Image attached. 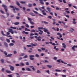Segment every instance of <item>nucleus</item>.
Returning a JSON list of instances; mask_svg holds the SVG:
<instances>
[{
	"instance_id": "obj_1",
	"label": "nucleus",
	"mask_w": 77,
	"mask_h": 77,
	"mask_svg": "<svg viewBox=\"0 0 77 77\" xmlns=\"http://www.w3.org/2000/svg\"><path fill=\"white\" fill-rule=\"evenodd\" d=\"M34 37L35 38H36V39H37V40H38V41H41V39H42V38L40 37V36H39L38 37V36H35Z\"/></svg>"
},
{
	"instance_id": "obj_2",
	"label": "nucleus",
	"mask_w": 77,
	"mask_h": 77,
	"mask_svg": "<svg viewBox=\"0 0 77 77\" xmlns=\"http://www.w3.org/2000/svg\"><path fill=\"white\" fill-rule=\"evenodd\" d=\"M2 6L3 8H4V9L5 10V12H7V11H8V9L6 8H7V6H6L4 4H3L2 5Z\"/></svg>"
},
{
	"instance_id": "obj_3",
	"label": "nucleus",
	"mask_w": 77,
	"mask_h": 77,
	"mask_svg": "<svg viewBox=\"0 0 77 77\" xmlns=\"http://www.w3.org/2000/svg\"><path fill=\"white\" fill-rule=\"evenodd\" d=\"M28 20H29V21H30V24H35V23H34L31 21H32V19L28 17Z\"/></svg>"
},
{
	"instance_id": "obj_4",
	"label": "nucleus",
	"mask_w": 77,
	"mask_h": 77,
	"mask_svg": "<svg viewBox=\"0 0 77 77\" xmlns=\"http://www.w3.org/2000/svg\"><path fill=\"white\" fill-rule=\"evenodd\" d=\"M38 31L39 32H41V33H43V31L41 30V29L42 30L43 29V27H38Z\"/></svg>"
},
{
	"instance_id": "obj_5",
	"label": "nucleus",
	"mask_w": 77,
	"mask_h": 77,
	"mask_svg": "<svg viewBox=\"0 0 77 77\" xmlns=\"http://www.w3.org/2000/svg\"><path fill=\"white\" fill-rule=\"evenodd\" d=\"M34 56H35L34 55H29V59L30 60H34V58H33Z\"/></svg>"
},
{
	"instance_id": "obj_6",
	"label": "nucleus",
	"mask_w": 77,
	"mask_h": 77,
	"mask_svg": "<svg viewBox=\"0 0 77 77\" xmlns=\"http://www.w3.org/2000/svg\"><path fill=\"white\" fill-rule=\"evenodd\" d=\"M9 66L10 67V69L11 70V71H14V67L13 66H11V65H9Z\"/></svg>"
},
{
	"instance_id": "obj_7",
	"label": "nucleus",
	"mask_w": 77,
	"mask_h": 77,
	"mask_svg": "<svg viewBox=\"0 0 77 77\" xmlns=\"http://www.w3.org/2000/svg\"><path fill=\"white\" fill-rule=\"evenodd\" d=\"M75 48H77V46L74 45L73 47H72V50H73V51H75L76 50L75 49Z\"/></svg>"
},
{
	"instance_id": "obj_8",
	"label": "nucleus",
	"mask_w": 77,
	"mask_h": 77,
	"mask_svg": "<svg viewBox=\"0 0 77 77\" xmlns=\"http://www.w3.org/2000/svg\"><path fill=\"white\" fill-rule=\"evenodd\" d=\"M39 1L40 2V3L42 5H44V3L43 2L44 1L43 0H39Z\"/></svg>"
},
{
	"instance_id": "obj_9",
	"label": "nucleus",
	"mask_w": 77,
	"mask_h": 77,
	"mask_svg": "<svg viewBox=\"0 0 77 77\" xmlns=\"http://www.w3.org/2000/svg\"><path fill=\"white\" fill-rule=\"evenodd\" d=\"M22 33H23V34L25 33V34H26V35H28V34H29L28 32H26L24 31H23V32H22Z\"/></svg>"
},
{
	"instance_id": "obj_10",
	"label": "nucleus",
	"mask_w": 77,
	"mask_h": 77,
	"mask_svg": "<svg viewBox=\"0 0 77 77\" xmlns=\"http://www.w3.org/2000/svg\"><path fill=\"white\" fill-rule=\"evenodd\" d=\"M62 46H63V48H66V45H65V44L63 43H62Z\"/></svg>"
},
{
	"instance_id": "obj_11",
	"label": "nucleus",
	"mask_w": 77,
	"mask_h": 77,
	"mask_svg": "<svg viewBox=\"0 0 77 77\" xmlns=\"http://www.w3.org/2000/svg\"><path fill=\"white\" fill-rule=\"evenodd\" d=\"M12 54H8L7 55L5 56V57H11L12 56Z\"/></svg>"
},
{
	"instance_id": "obj_12",
	"label": "nucleus",
	"mask_w": 77,
	"mask_h": 77,
	"mask_svg": "<svg viewBox=\"0 0 77 77\" xmlns=\"http://www.w3.org/2000/svg\"><path fill=\"white\" fill-rule=\"evenodd\" d=\"M5 72H6L7 73H8V74H11L12 73V72L11 71L8 70H5Z\"/></svg>"
},
{
	"instance_id": "obj_13",
	"label": "nucleus",
	"mask_w": 77,
	"mask_h": 77,
	"mask_svg": "<svg viewBox=\"0 0 77 77\" xmlns=\"http://www.w3.org/2000/svg\"><path fill=\"white\" fill-rule=\"evenodd\" d=\"M31 45H32V46H36L38 45V44L35 43V44H33V43H31Z\"/></svg>"
},
{
	"instance_id": "obj_14",
	"label": "nucleus",
	"mask_w": 77,
	"mask_h": 77,
	"mask_svg": "<svg viewBox=\"0 0 77 77\" xmlns=\"http://www.w3.org/2000/svg\"><path fill=\"white\" fill-rule=\"evenodd\" d=\"M25 31H27V32H30V30L28 29L27 28H25Z\"/></svg>"
},
{
	"instance_id": "obj_15",
	"label": "nucleus",
	"mask_w": 77,
	"mask_h": 77,
	"mask_svg": "<svg viewBox=\"0 0 77 77\" xmlns=\"http://www.w3.org/2000/svg\"><path fill=\"white\" fill-rule=\"evenodd\" d=\"M29 15H32V17H35V15L33 13H32L31 12L29 13Z\"/></svg>"
},
{
	"instance_id": "obj_16",
	"label": "nucleus",
	"mask_w": 77,
	"mask_h": 77,
	"mask_svg": "<svg viewBox=\"0 0 77 77\" xmlns=\"http://www.w3.org/2000/svg\"><path fill=\"white\" fill-rule=\"evenodd\" d=\"M4 44L6 47H8V44H7V43H6V42H4Z\"/></svg>"
},
{
	"instance_id": "obj_17",
	"label": "nucleus",
	"mask_w": 77,
	"mask_h": 77,
	"mask_svg": "<svg viewBox=\"0 0 77 77\" xmlns=\"http://www.w3.org/2000/svg\"><path fill=\"white\" fill-rule=\"evenodd\" d=\"M43 30L45 32H48V30L45 28H43Z\"/></svg>"
},
{
	"instance_id": "obj_18",
	"label": "nucleus",
	"mask_w": 77,
	"mask_h": 77,
	"mask_svg": "<svg viewBox=\"0 0 77 77\" xmlns=\"http://www.w3.org/2000/svg\"><path fill=\"white\" fill-rule=\"evenodd\" d=\"M28 6L29 8H31L32 6V5L31 4H29Z\"/></svg>"
},
{
	"instance_id": "obj_19",
	"label": "nucleus",
	"mask_w": 77,
	"mask_h": 77,
	"mask_svg": "<svg viewBox=\"0 0 77 77\" xmlns=\"http://www.w3.org/2000/svg\"><path fill=\"white\" fill-rule=\"evenodd\" d=\"M0 61L2 62V63H4V62H5V60L3 59H1Z\"/></svg>"
},
{
	"instance_id": "obj_20",
	"label": "nucleus",
	"mask_w": 77,
	"mask_h": 77,
	"mask_svg": "<svg viewBox=\"0 0 77 77\" xmlns=\"http://www.w3.org/2000/svg\"><path fill=\"white\" fill-rule=\"evenodd\" d=\"M9 31L8 32H9L10 33H11L12 31V29L11 28H10L8 29Z\"/></svg>"
},
{
	"instance_id": "obj_21",
	"label": "nucleus",
	"mask_w": 77,
	"mask_h": 77,
	"mask_svg": "<svg viewBox=\"0 0 77 77\" xmlns=\"http://www.w3.org/2000/svg\"><path fill=\"white\" fill-rule=\"evenodd\" d=\"M16 3L17 4V6H20V3H19V2H16Z\"/></svg>"
},
{
	"instance_id": "obj_22",
	"label": "nucleus",
	"mask_w": 77,
	"mask_h": 77,
	"mask_svg": "<svg viewBox=\"0 0 77 77\" xmlns=\"http://www.w3.org/2000/svg\"><path fill=\"white\" fill-rule=\"evenodd\" d=\"M26 70L28 71H31V70L29 68H26Z\"/></svg>"
},
{
	"instance_id": "obj_23",
	"label": "nucleus",
	"mask_w": 77,
	"mask_h": 77,
	"mask_svg": "<svg viewBox=\"0 0 77 77\" xmlns=\"http://www.w3.org/2000/svg\"><path fill=\"white\" fill-rule=\"evenodd\" d=\"M42 23H45V24H48V23L46 21H42Z\"/></svg>"
},
{
	"instance_id": "obj_24",
	"label": "nucleus",
	"mask_w": 77,
	"mask_h": 77,
	"mask_svg": "<svg viewBox=\"0 0 77 77\" xmlns=\"http://www.w3.org/2000/svg\"><path fill=\"white\" fill-rule=\"evenodd\" d=\"M14 45V43H10L9 44V45L10 46H13Z\"/></svg>"
},
{
	"instance_id": "obj_25",
	"label": "nucleus",
	"mask_w": 77,
	"mask_h": 77,
	"mask_svg": "<svg viewBox=\"0 0 77 77\" xmlns=\"http://www.w3.org/2000/svg\"><path fill=\"white\" fill-rule=\"evenodd\" d=\"M55 71H56V72H61V70L59 69H56Z\"/></svg>"
},
{
	"instance_id": "obj_26",
	"label": "nucleus",
	"mask_w": 77,
	"mask_h": 77,
	"mask_svg": "<svg viewBox=\"0 0 77 77\" xmlns=\"http://www.w3.org/2000/svg\"><path fill=\"white\" fill-rule=\"evenodd\" d=\"M19 22H15L14 23V25H18L19 24Z\"/></svg>"
},
{
	"instance_id": "obj_27",
	"label": "nucleus",
	"mask_w": 77,
	"mask_h": 77,
	"mask_svg": "<svg viewBox=\"0 0 77 77\" xmlns=\"http://www.w3.org/2000/svg\"><path fill=\"white\" fill-rule=\"evenodd\" d=\"M32 11L34 12V13H35V14H38V13L37 11H34V10H33Z\"/></svg>"
},
{
	"instance_id": "obj_28",
	"label": "nucleus",
	"mask_w": 77,
	"mask_h": 77,
	"mask_svg": "<svg viewBox=\"0 0 77 77\" xmlns=\"http://www.w3.org/2000/svg\"><path fill=\"white\" fill-rule=\"evenodd\" d=\"M1 33L2 34V35H3V36H6V35L3 33V31H1Z\"/></svg>"
},
{
	"instance_id": "obj_29",
	"label": "nucleus",
	"mask_w": 77,
	"mask_h": 77,
	"mask_svg": "<svg viewBox=\"0 0 77 77\" xmlns=\"http://www.w3.org/2000/svg\"><path fill=\"white\" fill-rule=\"evenodd\" d=\"M40 11H41L42 12H45V11H46V12H47V11H45V10H41V8H40Z\"/></svg>"
},
{
	"instance_id": "obj_30",
	"label": "nucleus",
	"mask_w": 77,
	"mask_h": 77,
	"mask_svg": "<svg viewBox=\"0 0 77 77\" xmlns=\"http://www.w3.org/2000/svg\"><path fill=\"white\" fill-rule=\"evenodd\" d=\"M6 40L7 42H8V43H9V42H10V40H9V39L8 38H7Z\"/></svg>"
},
{
	"instance_id": "obj_31",
	"label": "nucleus",
	"mask_w": 77,
	"mask_h": 77,
	"mask_svg": "<svg viewBox=\"0 0 77 77\" xmlns=\"http://www.w3.org/2000/svg\"><path fill=\"white\" fill-rule=\"evenodd\" d=\"M20 3L22 4H25V3H26V2H23V1L21 2Z\"/></svg>"
},
{
	"instance_id": "obj_32",
	"label": "nucleus",
	"mask_w": 77,
	"mask_h": 77,
	"mask_svg": "<svg viewBox=\"0 0 77 77\" xmlns=\"http://www.w3.org/2000/svg\"><path fill=\"white\" fill-rule=\"evenodd\" d=\"M24 56V53H21L20 55V56Z\"/></svg>"
},
{
	"instance_id": "obj_33",
	"label": "nucleus",
	"mask_w": 77,
	"mask_h": 77,
	"mask_svg": "<svg viewBox=\"0 0 77 77\" xmlns=\"http://www.w3.org/2000/svg\"><path fill=\"white\" fill-rule=\"evenodd\" d=\"M21 66H24V64L23 63H20Z\"/></svg>"
},
{
	"instance_id": "obj_34",
	"label": "nucleus",
	"mask_w": 77,
	"mask_h": 77,
	"mask_svg": "<svg viewBox=\"0 0 77 77\" xmlns=\"http://www.w3.org/2000/svg\"><path fill=\"white\" fill-rule=\"evenodd\" d=\"M25 26H26V27H27V28H29V26L28 24H26Z\"/></svg>"
},
{
	"instance_id": "obj_35",
	"label": "nucleus",
	"mask_w": 77,
	"mask_h": 77,
	"mask_svg": "<svg viewBox=\"0 0 77 77\" xmlns=\"http://www.w3.org/2000/svg\"><path fill=\"white\" fill-rule=\"evenodd\" d=\"M4 54H5V55H7V54H8V53H7V52H6V51H5L4 52Z\"/></svg>"
},
{
	"instance_id": "obj_36",
	"label": "nucleus",
	"mask_w": 77,
	"mask_h": 77,
	"mask_svg": "<svg viewBox=\"0 0 77 77\" xmlns=\"http://www.w3.org/2000/svg\"><path fill=\"white\" fill-rule=\"evenodd\" d=\"M66 12L67 14H69V13H70V12H69V11H66Z\"/></svg>"
},
{
	"instance_id": "obj_37",
	"label": "nucleus",
	"mask_w": 77,
	"mask_h": 77,
	"mask_svg": "<svg viewBox=\"0 0 77 77\" xmlns=\"http://www.w3.org/2000/svg\"><path fill=\"white\" fill-rule=\"evenodd\" d=\"M26 47H32V45H26Z\"/></svg>"
},
{
	"instance_id": "obj_38",
	"label": "nucleus",
	"mask_w": 77,
	"mask_h": 77,
	"mask_svg": "<svg viewBox=\"0 0 77 77\" xmlns=\"http://www.w3.org/2000/svg\"><path fill=\"white\" fill-rule=\"evenodd\" d=\"M10 28H12V29H17V27H13L12 26H11Z\"/></svg>"
},
{
	"instance_id": "obj_39",
	"label": "nucleus",
	"mask_w": 77,
	"mask_h": 77,
	"mask_svg": "<svg viewBox=\"0 0 77 77\" xmlns=\"http://www.w3.org/2000/svg\"><path fill=\"white\" fill-rule=\"evenodd\" d=\"M12 9L13 11H14V13H16V11H15V9L14 8H13Z\"/></svg>"
},
{
	"instance_id": "obj_40",
	"label": "nucleus",
	"mask_w": 77,
	"mask_h": 77,
	"mask_svg": "<svg viewBox=\"0 0 77 77\" xmlns=\"http://www.w3.org/2000/svg\"><path fill=\"white\" fill-rule=\"evenodd\" d=\"M15 9H16V11H19L20 10V9H19V8H18L16 7H15Z\"/></svg>"
},
{
	"instance_id": "obj_41",
	"label": "nucleus",
	"mask_w": 77,
	"mask_h": 77,
	"mask_svg": "<svg viewBox=\"0 0 77 77\" xmlns=\"http://www.w3.org/2000/svg\"><path fill=\"white\" fill-rule=\"evenodd\" d=\"M27 55H26L25 56H24V57H23V58L24 59H26V58H27Z\"/></svg>"
},
{
	"instance_id": "obj_42",
	"label": "nucleus",
	"mask_w": 77,
	"mask_h": 77,
	"mask_svg": "<svg viewBox=\"0 0 77 77\" xmlns=\"http://www.w3.org/2000/svg\"><path fill=\"white\" fill-rule=\"evenodd\" d=\"M35 56L37 57H39V56L38 54H36Z\"/></svg>"
},
{
	"instance_id": "obj_43",
	"label": "nucleus",
	"mask_w": 77,
	"mask_h": 77,
	"mask_svg": "<svg viewBox=\"0 0 77 77\" xmlns=\"http://www.w3.org/2000/svg\"><path fill=\"white\" fill-rule=\"evenodd\" d=\"M41 49H42V50H43V51H44V50H45V48H42Z\"/></svg>"
},
{
	"instance_id": "obj_44",
	"label": "nucleus",
	"mask_w": 77,
	"mask_h": 77,
	"mask_svg": "<svg viewBox=\"0 0 77 77\" xmlns=\"http://www.w3.org/2000/svg\"><path fill=\"white\" fill-rule=\"evenodd\" d=\"M37 73H41V72H40V71L39 70L37 71L36 72Z\"/></svg>"
},
{
	"instance_id": "obj_45",
	"label": "nucleus",
	"mask_w": 77,
	"mask_h": 77,
	"mask_svg": "<svg viewBox=\"0 0 77 77\" xmlns=\"http://www.w3.org/2000/svg\"><path fill=\"white\" fill-rule=\"evenodd\" d=\"M0 11L1 12V13L3 14H5V13H4V12H3V11L0 10Z\"/></svg>"
},
{
	"instance_id": "obj_46",
	"label": "nucleus",
	"mask_w": 77,
	"mask_h": 77,
	"mask_svg": "<svg viewBox=\"0 0 77 77\" xmlns=\"http://www.w3.org/2000/svg\"><path fill=\"white\" fill-rule=\"evenodd\" d=\"M35 9L36 11H39V10L38 9V8H35Z\"/></svg>"
},
{
	"instance_id": "obj_47",
	"label": "nucleus",
	"mask_w": 77,
	"mask_h": 77,
	"mask_svg": "<svg viewBox=\"0 0 77 77\" xmlns=\"http://www.w3.org/2000/svg\"><path fill=\"white\" fill-rule=\"evenodd\" d=\"M31 32H35V30L33 29L31 31Z\"/></svg>"
},
{
	"instance_id": "obj_48",
	"label": "nucleus",
	"mask_w": 77,
	"mask_h": 77,
	"mask_svg": "<svg viewBox=\"0 0 77 77\" xmlns=\"http://www.w3.org/2000/svg\"><path fill=\"white\" fill-rule=\"evenodd\" d=\"M26 65H29V62H26Z\"/></svg>"
},
{
	"instance_id": "obj_49",
	"label": "nucleus",
	"mask_w": 77,
	"mask_h": 77,
	"mask_svg": "<svg viewBox=\"0 0 77 77\" xmlns=\"http://www.w3.org/2000/svg\"><path fill=\"white\" fill-rule=\"evenodd\" d=\"M48 12H51V8H48Z\"/></svg>"
},
{
	"instance_id": "obj_50",
	"label": "nucleus",
	"mask_w": 77,
	"mask_h": 77,
	"mask_svg": "<svg viewBox=\"0 0 77 77\" xmlns=\"http://www.w3.org/2000/svg\"><path fill=\"white\" fill-rule=\"evenodd\" d=\"M68 6L69 7H71V6H72V5H71V4H69Z\"/></svg>"
},
{
	"instance_id": "obj_51",
	"label": "nucleus",
	"mask_w": 77,
	"mask_h": 77,
	"mask_svg": "<svg viewBox=\"0 0 77 77\" xmlns=\"http://www.w3.org/2000/svg\"><path fill=\"white\" fill-rule=\"evenodd\" d=\"M34 35H36V36H38V34L36 32L35 33Z\"/></svg>"
},
{
	"instance_id": "obj_52",
	"label": "nucleus",
	"mask_w": 77,
	"mask_h": 77,
	"mask_svg": "<svg viewBox=\"0 0 77 77\" xmlns=\"http://www.w3.org/2000/svg\"><path fill=\"white\" fill-rule=\"evenodd\" d=\"M51 38L53 40V41H54V38L52 37H51Z\"/></svg>"
},
{
	"instance_id": "obj_53",
	"label": "nucleus",
	"mask_w": 77,
	"mask_h": 77,
	"mask_svg": "<svg viewBox=\"0 0 77 77\" xmlns=\"http://www.w3.org/2000/svg\"><path fill=\"white\" fill-rule=\"evenodd\" d=\"M56 10H57V11H59V8L58 7L56 8Z\"/></svg>"
},
{
	"instance_id": "obj_54",
	"label": "nucleus",
	"mask_w": 77,
	"mask_h": 77,
	"mask_svg": "<svg viewBox=\"0 0 77 77\" xmlns=\"http://www.w3.org/2000/svg\"><path fill=\"white\" fill-rule=\"evenodd\" d=\"M65 16L67 18H69V16L68 15H66Z\"/></svg>"
},
{
	"instance_id": "obj_55",
	"label": "nucleus",
	"mask_w": 77,
	"mask_h": 77,
	"mask_svg": "<svg viewBox=\"0 0 77 77\" xmlns=\"http://www.w3.org/2000/svg\"><path fill=\"white\" fill-rule=\"evenodd\" d=\"M27 11H28V12H30V10L29 9H27L26 10Z\"/></svg>"
},
{
	"instance_id": "obj_56",
	"label": "nucleus",
	"mask_w": 77,
	"mask_h": 77,
	"mask_svg": "<svg viewBox=\"0 0 77 77\" xmlns=\"http://www.w3.org/2000/svg\"><path fill=\"white\" fill-rule=\"evenodd\" d=\"M20 65V64H15V66H19Z\"/></svg>"
},
{
	"instance_id": "obj_57",
	"label": "nucleus",
	"mask_w": 77,
	"mask_h": 77,
	"mask_svg": "<svg viewBox=\"0 0 77 77\" xmlns=\"http://www.w3.org/2000/svg\"><path fill=\"white\" fill-rule=\"evenodd\" d=\"M51 67H52V66L48 65V68H51Z\"/></svg>"
},
{
	"instance_id": "obj_58",
	"label": "nucleus",
	"mask_w": 77,
	"mask_h": 77,
	"mask_svg": "<svg viewBox=\"0 0 77 77\" xmlns=\"http://www.w3.org/2000/svg\"><path fill=\"white\" fill-rule=\"evenodd\" d=\"M73 8H75V9H77V7L73 5Z\"/></svg>"
},
{
	"instance_id": "obj_59",
	"label": "nucleus",
	"mask_w": 77,
	"mask_h": 77,
	"mask_svg": "<svg viewBox=\"0 0 77 77\" xmlns=\"http://www.w3.org/2000/svg\"><path fill=\"white\" fill-rule=\"evenodd\" d=\"M54 60H57V57H54Z\"/></svg>"
},
{
	"instance_id": "obj_60",
	"label": "nucleus",
	"mask_w": 77,
	"mask_h": 77,
	"mask_svg": "<svg viewBox=\"0 0 77 77\" xmlns=\"http://www.w3.org/2000/svg\"><path fill=\"white\" fill-rule=\"evenodd\" d=\"M8 77H12V76L11 75H8Z\"/></svg>"
},
{
	"instance_id": "obj_61",
	"label": "nucleus",
	"mask_w": 77,
	"mask_h": 77,
	"mask_svg": "<svg viewBox=\"0 0 77 77\" xmlns=\"http://www.w3.org/2000/svg\"><path fill=\"white\" fill-rule=\"evenodd\" d=\"M33 35H34V34L31 33H30V36H33Z\"/></svg>"
},
{
	"instance_id": "obj_62",
	"label": "nucleus",
	"mask_w": 77,
	"mask_h": 77,
	"mask_svg": "<svg viewBox=\"0 0 77 77\" xmlns=\"http://www.w3.org/2000/svg\"><path fill=\"white\" fill-rule=\"evenodd\" d=\"M21 59H22V57H20L19 58V60H21Z\"/></svg>"
},
{
	"instance_id": "obj_63",
	"label": "nucleus",
	"mask_w": 77,
	"mask_h": 77,
	"mask_svg": "<svg viewBox=\"0 0 77 77\" xmlns=\"http://www.w3.org/2000/svg\"><path fill=\"white\" fill-rule=\"evenodd\" d=\"M16 19H17V20H19V19H20V17H16Z\"/></svg>"
},
{
	"instance_id": "obj_64",
	"label": "nucleus",
	"mask_w": 77,
	"mask_h": 77,
	"mask_svg": "<svg viewBox=\"0 0 77 77\" xmlns=\"http://www.w3.org/2000/svg\"><path fill=\"white\" fill-rule=\"evenodd\" d=\"M63 77H66V75H62Z\"/></svg>"
}]
</instances>
